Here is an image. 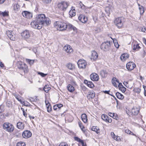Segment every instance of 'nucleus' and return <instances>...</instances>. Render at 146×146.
<instances>
[{
	"label": "nucleus",
	"instance_id": "412c9836",
	"mask_svg": "<svg viewBox=\"0 0 146 146\" xmlns=\"http://www.w3.org/2000/svg\"><path fill=\"white\" fill-rule=\"evenodd\" d=\"M46 107L47 109V111L48 112H50L52 110V107L48 101H45Z\"/></svg>",
	"mask_w": 146,
	"mask_h": 146
},
{
	"label": "nucleus",
	"instance_id": "ea45409f",
	"mask_svg": "<svg viewBox=\"0 0 146 146\" xmlns=\"http://www.w3.org/2000/svg\"><path fill=\"white\" fill-rule=\"evenodd\" d=\"M111 136L115 140H116L117 141H118V136H115V135L113 132H111Z\"/></svg>",
	"mask_w": 146,
	"mask_h": 146
},
{
	"label": "nucleus",
	"instance_id": "a18cd8bd",
	"mask_svg": "<svg viewBox=\"0 0 146 146\" xmlns=\"http://www.w3.org/2000/svg\"><path fill=\"white\" fill-rule=\"evenodd\" d=\"M92 130L96 132L97 133H98L99 132V130L97 129L95 126H93L92 128Z\"/></svg>",
	"mask_w": 146,
	"mask_h": 146
},
{
	"label": "nucleus",
	"instance_id": "4c0bfd02",
	"mask_svg": "<svg viewBox=\"0 0 146 146\" xmlns=\"http://www.w3.org/2000/svg\"><path fill=\"white\" fill-rule=\"evenodd\" d=\"M14 10L15 11H18L20 9V6L17 4H15L13 7Z\"/></svg>",
	"mask_w": 146,
	"mask_h": 146
},
{
	"label": "nucleus",
	"instance_id": "9b49d317",
	"mask_svg": "<svg viewBox=\"0 0 146 146\" xmlns=\"http://www.w3.org/2000/svg\"><path fill=\"white\" fill-rule=\"evenodd\" d=\"M13 32L10 31H6V34L7 35L10 40L14 41L16 39V36L13 34Z\"/></svg>",
	"mask_w": 146,
	"mask_h": 146
},
{
	"label": "nucleus",
	"instance_id": "c756f323",
	"mask_svg": "<svg viewBox=\"0 0 146 146\" xmlns=\"http://www.w3.org/2000/svg\"><path fill=\"white\" fill-rule=\"evenodd\" d=\"M67 88L70 92H72L74 90V88L70 84H68L67 86Z\"/></svg>",
	"mask_w": 146,
	"mask_h": 146
},
{
	"label": "nucleus",
	"instance_id": "0e129e2a",
	"mask_svg": "<svg viewBox=\"0 0 146 146\" xmlns=\"http://www.w3.org/2000/svg\"><path fill=\"white\" fill-rule=\"evenodd\" d=\"M13 95L16 98H17L18 97H21V96H19L18 94H17L16 93H13Z\"/></svg>",
	"mask_w": 146,
	"mask_h": 146
},
{
	"label": "nucleus",
	"instance_id": "2f4dec72",
	"mask_svg": "<svg viewBox=\"0 0 146 146\" xmlns=\"http://www.w3.org/2000/svg\"><path fill=\"white\" fill-rule=\"evenodd\" d=\"M110 38L113 40V42L115 47L117 48H119V44L117 40L115 39H113L111 37Z\"/></svg>",
	"mask_w": 146,
	"mask_h": 146
},
{
	"label": "nucleus",
	"instance_id": "e433bc0d",
	"mask_svg": "<svg viewBox=\"0 0 146 146\" xmlns=\"http://www.w3.org/2000/svg\"><path fill=\"white\" fill-rule=\"evenodd\" d=\"M26 62L29 64L31 65L33 64L35 60L26 59Z\"/></svg>",
	"mask_w": 146,
	"mask_h": 146
},
{
	"label": "nucleus",
	"instance_id": "774afa93",
	"mask_svg": "<svg viewBox=\"0 0 146 146\" xmlns=\"http://www.w3.org/2000/svg\"><path fill=\"white\" fill-rule=\"evenodd\" d=\"M146 30V29L144 27L143 28H142L141 30V31L142 32H143L144 33L145 32V31Z\"/></svg>",
	"mask_w": 146,
	"mask_h": 146
},
{
	"label": "nucleus",
	"instance_id": "58836bf2",
	"mask_svg": "<svg viewBox=\"0 0 146 146\" xmlns=\"http://www.w3.org/2000/svg\"><path fill=\"white\" fill-rule=\"evenodd\" d=\"M140 11V14L142 15L144 12V8L143 6H140L139 8Z\"/></svg>",
	"mask_w": 146,
	"mask_h": 146
},
{
	"label": "nucleus",
	"instance_id": "e2e57ef3",
	"mask_svg": "<svg viewBox=\"0 0 146 146\" xmlns=\"http://www.w3.org/2000/svg\"><path fill=\"white\" fill-rule=\"evenodd\" d=\"M143 87L144 90V95L145 96H146V87L145 86L143 85Z\"/></svg>",
	"mask_w": 146,
	"mask_h": 146
},
{
	"label": "nucleus",
	"instance_id": "f8f14e48",
	"mask_svg": "<svg viewBox=\"0 0 146 146\" xmlns=\"http://www.w3.org/2000/svg\"><path fill=\"white\" fill-rule=\"evenodd\" d=\"M22 14L24 17L28 19L32 18L33 16L32 13L26 11H23L22 13Z\"/></svg>",
	"mask_w": 146,
	"mask_h": 146
},
{
	"label": "nucleus",
	"instance_id": "a19ab883",
	"mask_svg": "<svg viewBox=\"0 0 146 146\" xmlns=\"http://www.w3.org/2000/svg\"><path fill=\"white\" fill-rule=\"evenodd\" d=\"M141 90L140 88H135L133 90V91L138 94H139Z\"/></svg>",
	"mask_w": 146,
	"mask_h": 146
},
{
	"label": "nucleus",
	"instance_id": "6ab92c4d",
	"mask_svg": "<svg viewBox=\"0 0 146 146\" xmlns=\"http://www.w3.org/2000/svg\"><path fill=\"white\" fill-rule=\"evenodd\" d=\"M95 96V94L93 91H91L88 92L87 98L89 99L93 98Z\"/></svg>",
	"mask_w": 146,
	"mask_h": 146
},
{
	"label": "nucleus",
	"instance_id": "a211bd4d",
	"mask_svg": "<svg viewBox=\"0 0 146 146\" xmlns=\"http://www.w3.org/2000/svg\"><path fill=\"white\" fill-rule=\"evenodd\" d=\"M112 83L116 87H119V81L116 78H113L112 80Z\"/></svg>",
	"mask_w": 146,
	"mask_h": 146
},
{
	"label": "nucleus",
	"instance_id": "0eeeda50",
	"mask_svg": "<svg viewBox=\"0 0 146 146\" xmlns=\"http://www.w3.org/2000/svg\"><path fill=\"white\" fill-rule=\"evenodd\" d=\"M69 3L67 2H62L59 3L58 5V8L62 10H65L69 5Z\"/></svg>",
	"mask_w": 146,
	"mask_h": 146
},
{
	"label": "nucleus",
	"instance_id": "13d9d810",
	"mask_svg": "<svg viewBox=\"0 0 146 146\" xmlns=\"http://www.w3.org/2000/svg\"><path fill=\"white\" fill-rule=\"evenodd\" d=\"M44 3H48L51 2V0H42Z\"/></svg>",
	"mask_w": 146,
	"mask_h": 146
},
{
	"label": "nucleus",
	"instance_id": "39448f33",
	"mask_svg": "<svg viewBox=\"0 0 146 146\" xmlns=\"http://www.w3.org/2000/svg\"><path fill=\"white\" fill-rule=\"evenodd\" d=\"M17 65L18 68L23 71L25 73L27 72L28 66L25 64L21 61H19L17 63Z\"/></svg>",
	"mask_w": 146,
	"mask_h": 146
},
{
	"label": "nucleus",
	"instance_id": "f257e3e1",
	"mask_svg": "<svg viewBox=\"0 0 146 146\" xmlns=\"http://www.w3.org/2000/svg\"><path fill=\"white\" fill-rule=\"evenodd\" d=\"M45 18V15L44 14L38 15L36 17V20L31 23V25L34 29H40L43 25L44 24Z\"/></svg>",
	"mask_w": 146,
	"mask_h": 146
},
{
	"label": "nucleus",
	"instance_id": "9d476101",
	"mask_svg": "<svg viewBox=\"0 0 146 146\" xmlns=\"http://www.w3.org/2000/svg\"><path fill=\"white\" fill-rule=\"evenodd\" d=\"M136 66L135 64L133 62H129L126 64L127 69L129 71H131Z\"/></svg>",
	"mask_w": 146,
	"mask_h": 146
},
{
	"label": "nucleus",
	"instance_id": "864d4df0",
	"mask_svg": "<svg viewBox=\"0 0 146 146\" xmlns=\"http://www.w3.org/2000/svg\"><path fill=\"white\" fill-rule=\"evenodd\" d=\"M124 98L123 95L119 93V99L122 100Z\"/></svg>",
	"mask_w": 146,
	"mask_h": 146
},
{
	"label": "nucleus",
	"instance_id": "8fccbe9b",
	"mask_svg": "<svg viewBox=\"0 0 146 146\" xmlns=\"http://www.w3.org/2000/svg\"><path fill=\"white\" fill-rule=\"evenodd\" d=\"M79 5L80 6V8L83 9H84L85 8V6L83 4L81 1H80L79 3Z\"/></svg>",
	"mask_w": 146,
	"mask_h": 146
},
{
	"label": "nucleus",
	"instance_id": "6e6d98bb",
	"mask_svg": "<svg viewBox=\"0 0 146 146\" xmlns=\"http://www.w3.org/2000/svg\"><path fill=\"white\" fill-rule=\"evenodd\" d=\"M23 105L26 106H30V104L28 102H24V104H23Z\"/></svg>",
	"mask_w": 146,
	"mask_h": 146
},
{
	"label": "nucleus",
	"instance_id": "ddd939ff",
	"mask_svg": "<svg viewBox=\"0 0 146 146\" xmlns=\"http://www.w3.org/2000/svg\"><path fill=\"white\" fill-rule=\"evenodd\" d=\"M32 135L31 132L29 131L26 130L23 132L22 133V136L25 138H27L31 137Z\"/></svg>",
	"mask_w": 146,
	"mask_h": 146
},
{
	"label": "nucleus",
	"instance_id": "393cba45",
	"mask_svg": "<svg viewBox=\"0 0 146 146\" xmlns=\"http://www.w3.org/2000/svg\"><path fill=\"white\" fill-rule=\"evenodd\" d=\"M17 127L19 129H22L24 127V123L21 122H19L17 123Z\"/></svg>",
	"mask_w": 146,
	"mask_h": 146
},
{
	"label": "nucleus",
	"instance_id": "b1692460",
	"mask_svg": "<svg viewBox=\"0 0 146 146\" xmlns=\"http://www.w3.org/2000/svg\"><path fill=\"white\" fill-rule=\"evenodd\" d=\"M139 111L138 108H133L131 110V112L132 114L134 115H137L138 114Z\"/></svg>",
	"mask_w": 146,
	"mask_h": 146
},
{
	"label": "nucleus",
	"instance_id": "2eb2a0df",
	"mask_svg": "<svg viewBox=\"0 0 146 146\" xmlns=\"http://www.w3.org/2000/svg\"><path fill=\"white\" fill-rule=\"evenodd\" d=\"M78 19L81 22L83 23H86L88 20L87 17L82 15H80L79 16Z\"/></svg>",
	"mask_w": 146,
	"mask_h": 146
},
{
	"label": "nucleus",
	"instance_id": "f03ea898",
	"mask_svg": "<svg viewBox=\"0 0 146 146\" xmlns=\"http://www.w3.org/2000/svg\"><path fill=\"white\" fill-rule=\"evenodd\" d=\"M54 25L57 30L60 31L65 30L67 27V24L63 21H56L54 23Z\"/></svg>",
	"mask_w": 146,
	"mask_h": 146
},
{
	"label": "nucleus",
	"instance_id": "09e8293b",
	"mask_svg": "<svg viewBox=\"0 0 146 146\" xmlns=\"http://www.w3.org/2000/svg\"><path fill=\"white\" fill-rule=\"evenodd\" d=\"M39 75H40L42 77H44L47 75V74H45L42 72H39L38 73Z\"/></svg>",
	"mask_w": 146,
	"mask_h": 146
},
{
	"label": "nucleus",
	"instance_id": "603ef678",
	"mask_svg": "<svg viewBox=\"0 0 146 146\" xmlns=\"http://www.w3.org/2000/svg\"><path fill=\"white\" fill-rule=\"evenodd\" d=\"M19 98H20L19 97H18L16 98L18 101H19V102H20L21 103V104H24V102H22L21 101V99Z\"/></svg>",
	"mask_w": 146,
	"mask_h": 146
},
{
	"label": "nucleus",
	"instance_id": "423d86ee",
	"mask_svg": "<svg viewBox=\"0 0 146 146\" xmlns=\"http://www.w3.org/2000/svg\"><path fill=\"white\" fill-rule=\"evenodd\" d=\"M63 50L67 55H70L73 52V50L72 47L68 44H66L63 47Z\"/></svg>",
	"mask_w": 146,
	"mask_h": 146
},
{
	"label": "nucleus",
	"instance_id": "c03bdc74",
	"mask_svg": "<svg viewBox=\"0 0 146 146\" xmlns=\"http://www.w3.org/2000/svg\"><path fill=\"white\" fill-rule=\"evenodd\" d=\"M101 118L104 121H106V120H107L108 116L105 114H103L101 116Z\"/></svg>",
	"mask_w": 146,
	"mask_h": 146
},
{
	"label": "nucleus",
	"instance_id": "4d7b16f0",
	"mask_svg": "<svg viewBox=\"0 0 146 146\" xmlns=\"http://www.w3.org/2000/svg\"><path fill=\"white\" fill-rule=\"evenodd\" d=\"M113 118L114 119L117 120L118 118V115L117 114L115 113L114 116Z\"/></svg>",
	"mask_w": 146,
	"mask_h": 146
},
{
	"label": "nucleus",
	"instance_id": "4468645a",
	"mask_svg": "<svg viewBox=\"0 0 146 146\" xmlns=\"http://www.w3.org/2000/svg\"><path fill=\"white\" fill-rule=\"evenodd\" d=\"M90 77L91 80L93 81H97L99 79L98 75L95 73L92 74L90 75Z\"/></svg>",
	"mask_w": 146,
	"mask_h": 146
},
{
	"label": "nucleus",
	"instance_id": "680f3d73",
	"mask_svg": "<svg viewBox=\"0 0 146 146\" xmlns=\"http://www.w3.org/2000/svg\"><path fill=\"white\" fill-rule=\"evenodd\" d=\"M56 105L57 106V107L58 109H60L61 107H62L63 106V105L61 104H56Z\"/></svg>",
	"mask_w": 146,
	"mask_h": 146
},
{
	"label": "nucleus",
	"instance_id": "72a5a7b5",
	"mask_svg": "<svg viewBox=\"0 0 146 146\" xmlns=\"http://www.w3.org/2000/svg\"><path fill=\"white\" fill-rule=\"evenodd\" d=\"M0 15L3 17L7 16L9 15L8 12L6 11L2 12L0 11Z\"/></svg>",
	"mask_w": 146,
	"mask_h": 146
},
{
	"label": "nucleus",
	"instance_id": "f704fd0d",
	"mask_svg": "<svg viewBox=\"0 0 146 146\" xmlns=\"http://www.w3.org/2000/svg\"><path fill=\"white\" fill-rule=\"evenodd\" d=\"M50 89V88L49 86L47 85H45L43 89V90L46 93H47Z\"/></svg>",
	"mask_w": 146,
	"mask_h": 146
},
{
	"label": "nucleus",
	"instance_id": "aec40b11",
	"mask_svg": "<svg viewBox=\"0 0 146 146\" xmlns=\"http://www.w3.org/2000/svg\"><path fill=\"white\" fill-rule=\"evenodd\" d=\"M84 83L86 84L88 86L91 88H93L94 86L93 83L91 81H88L87 80H84Z\"/></svg>",
	"mask_w": 146,
	"mask_h": 146
},
{
	"label": "nucleus",
	"instance_id": "7c9ffc66",
	"mask_svg": "<svg viewBox=\"0 0 146 146\" xmlns=\"http://www.w3.org/2000/svg\"><path fill=\"white\" fill-rule=\"evenodd\" d=\"M100 74L102 77L104 78L107 76L108 73L106 70H102L100 71Z\"/></svg>",
	"mask_w": 146,
	"mask_h": 146
},
{
	"label": "nucleus",
	"instance_id": "de8ad7c7",
	"mask_svg": "<svg viewBox=\"0 0 146 146\" xmlns=\"http://www.w3.org/2000/svg\"><path fill=\"white\" fill-rule=\"evenodd\" d=\"M17 146H25V144L23 142H19L17 143Z\"/></svg>",
	"mask_w": 146,
	"mask_h": 146
},
{
	"label": "nucleus",
	"instance_id": "bb28decb",
	"mask_svg": "<svg viewBox=\"0 0 146 146\" xmlns=\"http://www.w3.org/2000/svg\"><path fill=\"white\" fill-rule=\"evenodd\" d=\"M126 90V88L124 87L121 83H119V90L121 91L123 93H124Z\"/></svg>",
	"mask_w": 146,
	"mask_h": 146
},
{
	"label": "nucleus",
	"instance_id": "5701e85b",
	"mask_svg": "<svg viewBox=\"0 0 146 146\" xmlns=\"http://www.w3.org/2000/svg\"><path fill=\"white\" fill-rule=\"evenodd\" d=\"M75 11V9L72 7L69 13L70 16L72 17L75 16L76 14Z\"/></svg>",
	"mask_w": 146,
	"mask_h": 146
},
{
	"label": "nucleus",
	"instance_id": "6e6552de",
	"mask_svg": "<svg viewBox=\"0 0 146 146\" xmlns=\"http://www.w3.org/2000/svg\"><path fill=\"white\" fill-rule=\"evenodd\" d=\"M110 45V42L107 41L101 44L100 48L103 50L106 51L109 49Z\"/></svg>",
	"mask_w": 146,
	"mask_h": 146
},
{
	"label": "nucleus",
	"instance_id": "052dcab7",
	"mask_svg": "<svg viewBox=\"0 0 146 146\" xmlns=\"http://www.w3.org/2000/svg\"><path fill=\"white\" fill-rule=\"evenodd\" d=\"M133 83H131V85H130V84H129V85H128L127 86V88L130 89H131L132 87H133V86H132V85L133 84Z\"/></svg>",
	"mask_w": 146,
	"mask_h": 146
},
{
	"label": "nucleus",
	"instance_id": "37998d69",
	"mask_svg": "<svg viewBox=\"0 0 146 146\" xmlns=\"http://www.w3.org/2000/svg\"><path fill=\"white\" fill-rule=\"evenodd\" d=\"M125 133H129V134L132 135L136 136V135L134 134L133 132H131L128 129H126L125 130Z\"/></svg>",
	"mask_w": 146,
	"mask_h": 146
},
{
	"label": "nucleus",
	"instance_id": "5fc2aeb1",
	"mask_svg": "<svg viewBox=\"0 0 146 146\" xmlns=\"http://www.w3.org/2000/svg\"><path fill=\"white\" fill-rule=\"evenodd\" d=\"M106 121L108 122L109 123H111L112 122V119L111 118L108 116V118H107V120H106Z\"/></svg>",
	"mask_w": 146,
	"mask_h": 146
},
{
	"label": "nucleus",
	"instance_id": "473e14b6",
	"mask_svg": "<svg viewBox=\"0 0 146 146\" xmlns=\"http://www.w3.org/2000/svg\"><path fill=\"white\" fill-rule=\"evenodd\" d=\"M78 125H79V126L81 128L82 130L84 132L85 130V127L84 126L82 125V123L81 121H79L78 122Z\"/></svg>",
	"mask_w": 146,
	"mask_h": 146
},
{
	"label": "nucleus",
	"instance_id": "4be33fe9",
	"mask_svg": "<svg viewBox=\"0 0 146 146\" xmlns=\"http://www.w3.org/2000/svg\"><path fill=\"white\" fill-rule=\"evenodd\" d=\"M132 45L133 46V50H134L137 51L141 48V47L139 46V44L136 42L135 44L132 43Z\"/></svg>",
	"mask_w": 146,
	"mask_h": 146
},
{
	"label": "nucleus",
	"instance_id": "20e7f679",
	"mask_svg": "<svg viewBox=\"0 0 146 146\" xmlns=\"http://www.w3.org/2000/svg\"><path fill=\"white\" fill-rule=\"evenodd\" d=\"M4 129L8 132H12L14 129V127L11 123L9 122H5L3 124Z\"/></svg>",
	"mask_w": 146,
	"mask_h": 146
},
{
	"label": "nucleus",
	"instance_id": "49530a36",
	"mask_svg": "<svg viewBox=\"0 0 146 146\" xmlns=\"http://www.w3.org/2000/svg\"><path fill=\"white\" fill-rule=\"evenodd\" d=\"M114 23L118 27H119L118 25L119 23V18H117L115 19L114 21Z\"/></svg>",
	"mask_w": 146,
	"mask_h": 146
},
{
	"label": "nucleus",
	"instance_id": "c9c22d12",
	"mask_svg": "<svg viewBox=\"0 0 146 146\" xmlns=\"http://www.w3.org/2000/svg\"><path fill=\"white\" fill-rule=\"evenodd\" d=\"M51 23V21L48 18L46 17L44 20V24H45L46 25H48L50 24Z\"/></svg>",
	"mask_w": 146,
	"mask_h": 146
},
{
	"label": "nucleus",
	"instance_id": "3c124183",
	"mask_svg": "<svg viewBox=\"0 0 146 146\" xmlns=\"http://www.w3.org/2000/svg\"><path fill=\"white\" fill-rule=\"evenodd\" d=\"M59 146H68V145L65 142H62L60 143Z\"/></svg>",
	"mask_w": 146,
	"mask_h": 146
},
{
	"label": "nucleus",
	"instance_id": "79ce46f5",
	"mask_svg": "<svg viewBox=\"0 0 146 146\" xmlns=\"http://www.w3.org/2000/svg\"><path fill=\"white\" fill-rule=\"evenodd\" d=\"M75 140L80 142L83 145L84 144V142L83 140H81L79 138H78L77 137H74Z\"/></svg>",
	"mask_w": 146,
	"mask_h": 146
},
{
	"label": "nucleus",
	"instance_id": "cd10ccee",
	"mask_svg": "<svg viewBox=\"0 0 146 146\" xmlns=\"http://www.w3.org/2000/svg\"><path fill=\"white\" fill-rule=\"evenodd\" d=\"M119 28H121L123 26V24L124 22V19L123 17H121L120 18L119 21Z\"/></svg>",
	"mask_w": 146,
	"mask_h": 146
},
{
	"label": "nucleus",
	"instance_id": "a878e982",
	"mask_svg": "<svg viewBox=\"0 0 146 146\" xmlns=\"http://www.w3.org/2000/svg\"><path fill=\"white\" fill-rule=\"evenodd\" d=\"M81 119L82 121L84 123H86L87 121V115L85 113L82 114L81 115Z\"/></svg>",
	"mask_w": 146,
	"mask_h": 146
},
{
	"label": "nucleus",
	"instance_id": "dca6fc26",
	"mask_svg": "<svg viewBox=\"0 0 146 146\" xmlns=\"http://www.w3.org/2000/svg\"><path fill=\"white\" fill-rule=\"evenodd\" d=\"M98 58V54L95 51H93L92 52L91 59L92 60H96Z\"/></svg>",
	"mask_w": 146,
	"mask_h": 146
},
{
	"label": "nucleus",
	"instance_id": "f3484780",
	"mask_svg": "<svg viewBox=\"0 0 146 146\" xmlns=\"http://www.w3.org/2000/svg\"><path fill=\"white\" fill-rule=\"evenodd\" d=\"M129 57V55L127 53H124L121 55L120 57L121 60L122 61H125Z\"/></svg>",
	"mask_w": 146,
	"mask_h": 146
},
{
	"label": "nucleus",
	"instance_id": "7ed1b4c3",
	"mask_svg": "<svg viewBox=\"0 0 146 146\" xmlns=\"http://www.w3.org/2000/svg\"><path fill=\"white\" fill-rule=\"evenodd\" d=\"M33 32L31 31L28 30H25L21 33L22 38L26 40L29 39Z\"/></svg>",
	"mask_w": 146,
	"mask_h": 146
},
{
	"label": "nucleus",
	"instance_id": "69168bd1",
	"mask_svg": "<svg viewBox=\"0 0 146 146\" xmlns=\"http://www.w3.org/2000/svg\"><path fill=\"white\" fill-rule=\"evenodd\" d=\"M58 108L57 106L56 105L54 106L53 107V109L54 110H56Z\"/></svg>",
	"mask_w": 146,
	"mask_h": 146
},
{
	"label": "nucleus",
	"instance_id": "1a4fd4ad",
	"mask_svg": "<svg viewBox=\"0 0 146 146\" xmlns=\"http://www.w3.org/2000/svg\"><path fill=\"white\" fill-rule=\"evenodd\" d=\"M78 67L80 68H85L87 65V63L85 60L80 59L78 60L77 62Z\"/></svg>",
	"mask_w": 146,
	"mask_h": 146
},
{
	"label": "nucleus",
	"instance_id": "338daca9",
	"mask_svg": "<svg viewBox=\"0 0 146 146\" xmlns=\"http://www.w3.org/2000/svg\"><path fill=\"white\" fill-rule=\"evenodd\" d=\"M128 82H125L124 81L123 82V84L124 85L126 86V87H127V84H128Z\"/></svg>",
	"mask_w": 146,
	"mask_h": 146
},
{
	"label": "nucleus",
	"instance_id": "c85d7f7f",
	"mask_svg": "<svg viewBox=\"0 0 146 146\" xmlns=\"http://www.w3.org/2000/svg\"><path fill=\"white\" fill-rule=\"evenodd\" d=\"M67 67L69 69L73 70L75 68L74 65L71 63H69L67 65Z\"/></svg>",
	"mask_w": 146,
	"mask_h": 146
},
{
	"label": "nucleus",
	"instance_id": "bf43d9fd",
	"mask_svg": "<svg viewBox=\"0 0 146 146\" xmlns=\"http://www.w3.org/2000/svg\"><path fill=\"white\" fill-rule=\"evenodd\" d=\"M114 113H108V115L109 116H110L111 117H113V116H114Z\"/></svg>",
	"mask_w": 146,
	"mask_h": 146
}]
</instances>
